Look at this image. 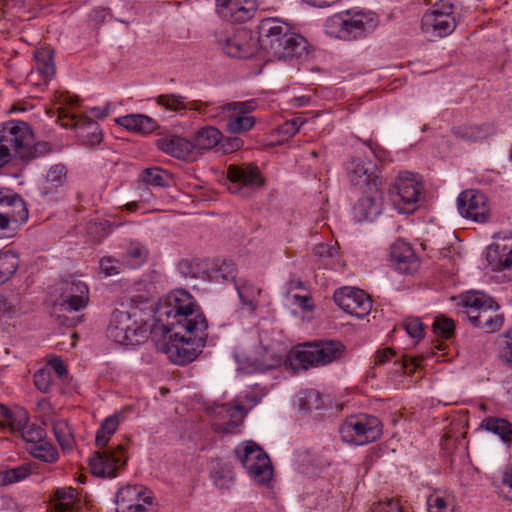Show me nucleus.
I'll return each instance as SVG.
<instances>
[{
  "mask_svg": "<svg viewBox=\"0 0 512 512\" xmlns=\"http://www.w3.org/2000/svg\"><path fill=\"white\" fill-rule=\"evenodd\" d=\"M501 355L507 361V363L512 365V330L509 331L506 335V342L501 351Z\"/></svg>",
  "mask_w": 512,
  "mask_h": 512,
  "instance_id": "64",
  "label": "nucleus"
},
{
  "mask_svg": "<svg viewBox=\"0 0 512 512\" xmlns=\"http://www.w3.org/2000/svg\"><path fill=\"white\" fill-rule=\"evenodd\" d=\"M157 148L177 159H186L193 150L191 141L177 136L165 135L156 140Z\"/></svg>",
  "mask_w": 512,
  "mask_h": 512,
  "instance_id": "28",
  "label": "nucleus"
},
{
  "mask_svg": "<svg viewBox=\"0 0 512 512\" xmlns=\"http://www.w3.org/2000/svg\"><path fill=\"white\" fill-rule=\"evenodd\" d=\"M499 487L507 494L512 493V466H508L502 471Z\"/></svg>",
  "mask_w": 512,
  "mask_h": 512,
  "instance_id": "62",
  "label": "nucleus"
},
{
  "mask_svg": "<svg viewBox=\"0 0 512 512\" xmlns=\"http://www.w3.org/2000/svg\"><path fill=\"white\" fill-rule=\"evenodd\" d=\"M371 512H405L404 507L401 505L399 500L388 499L386 501H380L375 503Z\"/></svg>",
  "mask_w": 512,
  "mask_h": 512,
  "instance_id": "55",
  "label": "nucleus"
},
{
  "mask_svg": "<svg viewBox=\"0 0 512 512\" xmlns=\"http://www.w3.org/2000/svg\"><path fill=\"white\" fill-rule=\"evenodd\" d=\"M244 142L239 137H229L225 140H221L220 142V149L224 154H229L232 152L237 151L243 146Z\"/></svg>",
  "mask_w": 512,
  "mask_h": 512,
  "instance_id": "60",
  "label": "nucleus"
},
{
  "mask_svg": "<svg viewBox=\"0 0 512 512\" xmlns=\"http://www.w3.org/2000/svg\"><path fill=\"white\" fill-rule=\"evenodd\" d=\"M78 97L68 92H61L55 96V104L58 106V117L64 127L74 126L79 128L83 120L79 119L73 109L78 104Z\"/></svg>",
  "mask_w": 512,
  "mask_h": 512,
  "instance_id": "27",
  "label": "nucleus"
},
{
  "mask_svg": "<svg viewBox=\"0 0 512 512\" xmlns=\"http://www.w3.org/2000/svg\"><path fill=\"white\" fill-rule=\"evenodd\" d=\"M333 298L344 312L357 318L367 316L372 309L370 297L363 290L354 287L339 288Z\"/></svg>",
  "mask_w": 512,
  "mask_h": 512,
  "instance_id": "15",
  "label": "nucleus"
},
{
  "mask_svg": "<svg viewBox=\"0 0 512 512\" xmlns=\"http://www.w3.org/2000/svg\"><path fill=\"white\" fill-rule=\"evenodd\" d=\"M390 262L398 272L412 275L420 263L411 245L404 240H396L390 247Z\"/></svg>",
  "mask_w": 512,
  "mask_h": 512,
  "instance_id": "22",
  "label": "nucleus"
},
{
  "mask_svg": "<svg viewBox=\"0 0 512 512\" xmlns=\"http://www.w3.org/2000/svg\"><path fill=\"white\" fill-rule=\"evenodd\" d=\"M487 261L493 271L512 273V234L500 232L487 248Z\"/></svg>",
  "mask_w": 512,
  "mask_h": 512,
  "instance_id": "18",
  "label": "nucleus"
},
{
  "mask_svg": "<svg viewBox=\"0 0 512 512\" xmlns=\"http://www.w3.org/2000/svg\"><path fill=\"white\" fill-rule=\"evenodd\" d=\"M125 265L124 261L120 262L119 260L107 256L103 257L100 261V269L101 272L106 276H114L122 270V267Z\"/></svg>",
  "mask_w": 512,
  "mask_h": 512,
  "instance_id": "52",
  "label": "nucleus"
},
{
  "mask_svg": "<svg viewBox=\"0 0 512 512\" xmlns=\"http://www.w3.org/2000/svg\"><path fill=\"white\" fill-rule=\"evenodd\" d=\"M404 329L407 334L414 339H420L423 337L424 327L422 322L418 318L410 317L404 321Z\"/></svg>",
  "mask_w": 512,
  "mask_h": 512,
  "instance_id": "56",
  "label": "nucleus"
},
{
  "mask_svg": "<svg viewBox=\"0 0 512 512\" xmlns=\"http://www.w3.org/2000/svg\"><path fill=\"white\" fill-rule=\"evenodd\" d=\"M248 360L259 371L274 369L282 363V357L267 348H263L259 356L249 357Z\"/></svg>",
  "mask_w": 512,
  "mask_h": 512,
  "instance_id": "43",
  "label": "nucleus"
},
{
  "mask_svg": "<svg viewBox=\"0 0 512 512\" xmlns=\"http://www.w3.org/2000/svg\"><path fill=\"white\" fill-rule=\"evenodd\" d=\"M313 254L326 268H335L339 264V252L336 244L320 243L314 247Z\"/></svg>",
  "mask_w": 512,
  "mask_h": 512,
  "instance_id": "41",
  "label": "nucleus"
},
{
  "mask_svg": "<svg viewBox=\"0 0 512 512\" xmlns=\"http://www.w3.org/2000/svg\"><path fill=\"white\" fill-rule=\"evenodd\" d=\"M286 291V298L289 303L299 307L304 312H310L314 308L312 298L309 294H292L291 291L302 287L303 283L299 280H291Z\"/></svg>",
  "mask_w": 512,
  "mask_h": 512,
  "instance_id": "42",
  "label": "nucleus"
},
{
  "mask_svg": "<svg viewBox=\"0 0 512 512\" xmlns=\"http://www.w3.org/2000/svg\"><path fill=\"white\" fill-rule=\"evenodd\" d=\"M481 428L497 435L507 446L512 445V423L507 419L486 417L481 422Z\"/></svg>",
  "mask_w": 512,
  "mask_h": 512,
  "instance_id": "34",
  "label": "nucleus"
},
{
  "mask_svg": "<svg viewBox=\"0 0 512 512\" xmlns=\"http://www.w3.org/2000/svg\"><path fill=\"white\" fill-rule=\"evenodd\" d=\"M67 182V170L64 165H53L39 188L40 195L47 200L57 199Z\"/></svg>",
  "mask_w": 512,
  "mask_h": 512,
  "instance_id": "25",
  "label": "nucleus"
},
{
  "mask_svg": "<svg viewBox=\"0 0 512 512\" xmlns=\"http://www.w3.org/2000/svg\"><path fill=\"white\" fill-rule=\"evenodd\" d=\"M115 122L127 131L134 133L149 134L157 128V122L144 114H128L116 118Z\"/></svg>",
  "mask_w": 512,
  "mask_h": 512,
  "instance_id": "29",
  "label": "nucleus"
},
{
  "mask_svg": "<svg viewBox=\"0 0 512 512\" xmlns=\"http://www.w3.org/2000/svg\"><path fill=\"white\" fill-rule=\"evenodd\" d=\"M344 346L338 341L306 343L292 352V357L303 369L329 364L342 356Z\"/></svg>",
  "mask_w": 512,
  "mask_h": 512,
  "instance_id": "10",
  "label": "nucleus"
},
{
  "mask_svg": "<svg viewBox=\"0 0 512 512\" xmlns=\"http://www.w3.org/2000/svg\"><path fill=\"white\" fill-rule=\"evenodd\" d=\"M258 45L267 62H309L315 60V49L302 35L277 18L262 19L258 25Z\"/></svg>",
  "mask_w": 512,
  "mask_h": 512,
  "instance_id": "2",
  "label": "nucleus"
},
{
  "mask_svg": "<svg viewBox=\"0 0 512 512\" xmlns=\"http://www.w3.org/2000/svg\"><path fill=\"white\" fill-rule=\"evenodd\" d=\"M141 177L142 181L149 185L163 187L169 184V174L159 167L145 169Z\"/></svg>",
  "mask_w": 512,
  "mask_h": 512,
  "instance_id": "46",
  "label": "nucleus"
},
{
  "mask_svg": "<svg viewBox=\"0 0 512 512\" xmlns=\"http://www.w3.org/2000/svg\"><path fill=\"white\" fill-rule=\"evenodd\" d=\"M256 108L253 100L226 103L219 107L220 113L214 116L221 117L226 122L227 130L232 134H243L250 131L256 119L250 115Z\"/></svg>",
  "mask_w": 512,
  "mask_h": 512,
  "instance_id": "13",
  "label": "nucleus"
},
{
  "mask_svg": "<svg viewBox=\"0 0 512 512\" xmlns=\"http://www.w3.org/2000/svg\"><path fill=\"white\" fill-rule=\"evenodd\" d=\"M28 453L35 459L44 463L53 464L59 459L57 448L49 441L43 440L40 443L27 448Z\"/></svg>",
  "mask_w": 512,
  "mask_h": 512,
  "instance_id": "40",
  "label": "nucleus"
},
{
  "mask_svg": "<svg viewBox=\"0 0 512 512\" xmlns=\"http://www.w3.org/2000/svg\"><path fill=\"white\" fill-rule=\"evenodd\" d=\"M236 290L242 305L247 307L249 312H254L258 306L261 289L254 283L243 280L236 283Z\"/></svg>",
  "mask_w": 512,
  "mask_h": 512,
  "instance_id": "39",
  "label": "nucleus"
},
{
  "mask_svg": "<svg viewBox=\"0 0 512 512\" xmlns=\"http://www.w3.org/2000/svg\"><path fill=\"white\" fill-rule=\"evenodd\" d=\"M69 296L65 300L64 305L72 311H79L87 306L89 300L88 286L82 281H74L71 283Z\"/></svg>",
  "mask_w": 512,
  "mask_h": 512,
  "instance_id": "37",
  "label": "nucleus"
},
{
  "mask_svg": "<svg viewBox=\"0 0 512 512\" xmlns=\"http://www.w3.org/2000/svg\"><path fill=\"white\" fill-rule=\"evenodd\" d=\"M394 356L395 352L390 348L378 350L375 354L374 364L376 366L384 365Z\"/></svg>",
  "mask_w": 512,
  "mask_h": 512,
  "instance_id": "63",
  "label": "nucleus"
},
{
  "mask_svg": "<svg viewBox=\"0 0 512 512\" xmlns=\"http://www.w3.org/2000/svg\"><path fill=\"white\" fill-rule=\"evenodd\" d=\"M306 122L300 117L286 121L278 129V133L286 138H291L298 133L301 126Z\"/></svg>",
  "mask_w": 512,
  "mask_h": 512,
  "instance_id": "53",
  "label": "nucleus"
},
{
  "mask_svg": "<svg viewBox=\"0 0 512 512\" xmlns=\"http://www.w3.org/2000/svg\"><path fill=\"white\" fill-rule=\"evenodd\" d=\"M151 496L141 485H127L120 488L116 496L117 512H146Z\"/></svg>",
  "mask_w": 512,
  "mask_h": 512,
  "instance_id": "19",
  "label": "nucleus"
},
{
  "mask_svg": "<svg viewBox=\"0 0 512 512\" xmlns=\"http://www.w3.org/2000/svg\"><path fill=\"white\" fill-rule=\"evenodd\" d=\"M423 195L420 179L408 171L400 172L390 188L394 208L402 214H411L418 207Z\"/></svg>",
  "mask_w": 512,
  "mask_h": 512,
  "instance_id": "9",
  "label": "nucleus"
},
{
  "mask_svg": "<svg viewBox=\"0 0 512 512\" xmlns=\"http://www.w3.org/2000/svg\"><path fill=\"white\" fill-rule=\"evenodd\" d=\"M235 453L254 483L266 485L272 480L270 458L258 444L253 441L243 442L236 447Z\"/></svg>",
  "mask_w": 512,
  "mask_h": 512,
  "instance_id": "8",
  "label": "nucleus"
},
{
  "mask_svg": "<svg viewBox=\"0 0 512 512\" xmlns=\"http://www.w3.org/2000/svg\"><path fill=\"white\" fill-rule=\"evenodd\" d=\"M339 434L345 443L361 446L376 441L382 434V426L375 416L355 414L340 424Z\"/></svg>",
  "mask_w": 512,
  "mask_h": 512,
  "instance_id": "7",
  "label": "nucleus"
},
{
  "mask_svg": "<svg viewBox=\"0 0 512 512\" xmlns=\"http://www.w3.org/2000/svg\"><path fill=\"white\" fill-rule=\"evenodd\" d=\"M304 400V405L306 406L305 411L318 410L322 407V399L318 391L309 390L304 392V396L302 398Z\"/></svg>",
  "mask_w": 512,
  "mask_h": 512,
  "instance_id": "57",
  "label": "nucleus"
},
{
  "mask_svg": "<svg viewBox=\"0 0 512 512\" xmlns=\"http://www.w3.org/2000/svg\"><path fill=\"white\" fill-rule=\"evenodd\" d=\"M148 256L147 249L139 242H131L124 256V263L129 268H137L142 265Z\"/></svg>",
  "mask_w": 512,
  "mask_h": 512,
  "instance_id": "44",
  "label": "nucleus"
},
{
  "mask_svg": "<svg viewBox=\"0 0 512 512\" xmlns=\"http://www.w3.org/2000/svg\"><path fill=\"white\" fill-rule=\"evenodd\" d=\"M154 101L157 105L173 112L186 109L201 112L203 107L208 106V103H204L202 101L186 102V98L179 94H161L155 97Z\"/></svg>",
  "mask_w": 512,
  "mask_h": 512,
  "instance_id": "30",
  "label": "nucleus"
},
{
  "mask_svg": "<svg viewBox=\"0 0 512 512\" xmlns=\"http://www.w3.org/2000/svg\"><path fill=\"white\" fill-rule=\"evenodd\" d=\"M459 213L475 222L484 223L490 213L487 197L476 189L465 190L457 198Z\"/></svg>",
  "mask_w": 512,
  "mask_h": 512,
  "instance_id": "17",
  "label": "nucleus"
},
{
  "mask_svg": "<svg viewBox=\"0 0 512 512\" xmlns=\"http://www.w3.org/2000/svg\"><path fill=\"white\" fill-rule=\"evenodd\" d=\"M236 266L231 260H224L214 272L215 279L234 280Z\"/></svg>",
  "mask_w": 512,
  "mask_h": 512,
  "instance_id": "54",
  "label": "nucleus"
},
{
  "mask_svg": "<svg viewBox=\"0 0 512 512\" xmlns=\"http://www.w3.org/2000/svg\"><path fill=\"white\" fill-rule=\"evenodd\" d=\"M461 302L464 313L474 327L494 332L503 325V315L498 312L499 305L488 295L479 291L463 294Z\"/></svg>",
  "mask_w": 512,
  "mask_h": 512,
  "instance_id": "5",
  "label": "nucleus"
},
{
  "mask_svg": "<svg viewBox=\"0 0 512 512\" xmlns=\"http://www.w3.org/2000/svg\"><path fill=\"white\" fill-rule=\"evenodd\" d=\"M85 130L86 133H84V131L80 133L83 144L90 147L100 144L103 135L99 125L96 122L89 120Z\"/></svg>",
  "mask_w": 512,
  "mask_h": 512,
  "instance_id": "49",
  "label": "nucleus"
},
{
  "mask_svg": "<svg viewBox=\"0 0 512 512\" xmlns=\"http://www.w3.org/2000/svg\"><path fill=\"white\" fill-rule=\"evenodd\" d=\"M223 51L236 59H248L255 53V42L250 31L238 29L232 35L220 39Z\"/></svg>",
  "mask_w": 512,
  "mask_h": 512,
  "instance_id": "21",
  "label": "nucleus"
},
{
  "mask_svg": "<svg viewBox=\"0 0 512 512\" xmlns=\"http://www.w3.org/2000/svg\"><path fill=\"white\" fill-rule=\"evenodd\" d=\"M28 219L23 199L15 193L0 192V239L13 237Z\"/></svg>",
  "mask_w": 512,
  "mask_h": 512,
  "instance_id": "11",
  "label": "nucleus"
},
{
  "mask_svg": "<svg viewBox=\"0 0 512 512\" xmlns=\"http://www.w3.org/2000/svg\"><path fill=\"white\" fill-rule=\"evenodd\" d=\"M55 72V66H32L28 81L32 86L41 87L54 77Z\"/></svg>",
  "mask_w": 512,
  "mask_h": 512,
  "instance_id": "45",
  "label": "nucleus"
},
{
  "mask_svg": "<svg viewBox=\"0 0 512 512\" xmlns=\"http://www.w3.org/2000/svg\"><path fill=\"white\" fill-rule=\"evenodd\" d=\"M82 502L72 487L58 488L54 493V512H80Z\"/></svg>",
  "mask_w": 512,
  "mask_h": 512,
  "instance_id": "32",
  "label": "nucleus"
},
{
  "mask_svg": "<svg viewBox=\"0 0 512 512\" xmlns=\"http://www.w3.org/2000/svg\"><path fill=\"white\" fill-rule=\"evenodd\" d=\"M347 177L350 183L365 190L372 187L380 188L381 179L378 175V168L375 163L360 156L354 157L347 164Z\"/></svg>",
  "mask_w": 512,
  "mask_h": 512,
  "instance_id": "16",
  "label": "nucleus"
},
{
  "mask_svg": "<svg viewBox=\"0 0 512 512\" xmlns=\"http://www.w3.org/2000/svg\"><path fill=\"white\" fill-rule=\"evenodd\" d=\"M16 431H21L22 438L30 446L42 442L46 437V432L42 427L36 424H28V422L20 427V429H16Z\"/></svg>",
  "mask_w": 512,
  "mask_h": 512,
  "instance_id": "47",
  "label": "nucleus"
},
{
  "mask_svg": "<svg viewBox=\"0 0 512 512\" xmlns=\"http://www.w3.org/2000/svg\"><path fill=\"white\" fill-rule=\"evenodd\" d=\"M143 323L144 319L137 308H131V310L115 309L107 327V335L115 343L134 345L144 337Z\"/></svg>",
  "mask_w": 512,
  "mask_h": 512,
  "instance_id": "6",
  "label": "nucleus"
},
{
  "mask_svg": "<svg viewBox=\"0 0 512 512\" xmlns=\"http://www.w3.org/2000/svg\"><path fill=\"white\" fill-rule=\"evenodd\" d=\"M127 457L123 445L96 452L89 461L93 475L102 478H115L126 464Z\"/></svg>",
  "mask_w": 512,
  "mask_h": 512,
  "instance_id": "14",
  "label": "nucleus"
},
{
  "mask_svg": "<svg viewBox=\"0 0 512 512\" xmlns=\"http://www.w3.org/2000/svg\"><path fill=\"white\" fill-rule=\"evenodd\" d=\"M20 266V253L12 248L0 249V285H3L16 275Z\"/></svg>",
  "mask_w": 512,
  "mask_h": 512,
  "instance_id": "31",
  "label": "nucleus"
},
{
  "mask_svg": "<svg viewBox=\"0 0 512 512\" xmlns=\"http://www.w3.org/2000/svg\"><path fill=\"white\" fill-rule=\"evenodd\" d=\"M53 57L54 50L49 46L42 47L34 52V58L37 64H52Z\"/></svg>",
  "mask_w": 512,
  "mask_h": 512,
  "instance_id": "61",
  "label": "nucleus"
},
{
  "mask_svg": "<svg viewBox=\"0 0 512 512\" xmlns=\"http://www.w3.org/2000/svg\"><path fill=\"white\" fill-rule=\"evenodd\" d=\"M16 314L14 305L3 295H0V323H6Z\"/></svg>",
  "mask_w": 512,
  "mask_h": 512,
  "instance_id": "59",
  "label": "nucleus"
},
{
  "mask_svg": "<svg viewBox=\"0 0 512 512\" xmlns=\"http://www.w3.org/2000/svg\"><path fill=\"white\" fill-rule=\"evenodd\" d=\"M28 414L23 409L11 410L0 403V427L16 431L28 422Z\"/></svg>",
  "mask_w": 512,
  "mask_h": 512,
  "instance_id": "36",
  "label": "nucleus"
},
{
  "mask_svg": "<svg viewBox=\"0 0 512 512\" xmlns=\"http://www.w3.org/2000/svg\"><path fill=\"white\" fill-rule=\"evenodd\" d=\"M227 176L231 183L229 189L232 193H240L243 188L255 189L263 184V178L257 165H230Z\"/></svg>",
  "mask_w": 512,
  "mask_h": 512,
  "instance_id": "20",
  "label": "nucleus"
},
{
  "mask_svg": "<svg viewBox=\"0 0 512 512\" xmlns=\"http://www.w3.org/2000/svg\"><path fill=\"white\" fill-rule=\"evenodd\" d=\"M216 10L222 19L242 23L254 16L256 5L252 0H216Z\"/></svg>",
  "mask_w": 512,
  "mask_h": 512,
  "instance_id": "23",
  "label": "nucleus"
},
{
  "mask_svg": "<svg viewBox=\"0 0 512 512\" xmlns=\"http://www.w3.org/2000/svg\"><path fill=\"white\" fill-rule=\"evenodd\" d=\"M456 26L454 5L445 0L435 3L421 20L422 31L439 38L450 35Z\"/></svg>",
  "mask_w": 512,
  "mask_h": 512,
  "instance_id": "12",
  "label": "nucleus"
},
{
  "mask_svg": "<svg viewBox=\"0 0 512 512\" xmlns=\"http://www.w3.org/2000/svg\"><path fill=\"white\" fill-rule=\"evenodd\" d=\"M454 328L455 325L453 320L444 316L436 317L433 322L434 332L443 338L451 337L454 332Z\"/></svg>",
  "mask_w": 512,
  "mask_h": 512,
  "instance_id": "50",
  "label": "nucleus"
},
{
  "mask_svg": "<svg viewBox=\"0 0 512 512\" xmlns=\"http://www.w3.org/2000/svg\"><path fill=\"white\" fill-rule=\"evenodd\" d=\"M377 26L376 15L364 10H344L330 16L325 22L328 35L345 41L364 38Z\"/></svg>",
  "mask_w": 512,
  "mask_h": 512,
  "instance_id": "4",
  "label": "nucleus"
},
{
  "mask_svg": "<svg viewBox=\"0 0 512 512\" xmlns=\"http://www.w3.org/2000/svg\"><path fill=\"white\" fill-rule=\"evenodd\" d=\"M124 412L119 411L106 417L101 423L97 433L95 442L98 448L103 449L108 444L110 437L116 432L119 424L124 420Z\"/></svg>",
  "mask_w": 512,
  "mask_h": 512,
  "instance_id": "35",
  "label": "nucleus"
},
{
  "mask_svg": "<svg viewBox=\"0 0 512 512\" xmlns=\"http://www.w3.org/2000/svg\"><path fill=\"white\" fill-rule=\"evenodd\" d=\"M382 200L380 188L365 190L353 207L354 218L359 222L374 220L381 213Z\"/></svg>",
  "mask_w": 512,
  "mask_h": 512,
  "instance_id": "24",
  "label": "nucleus"
},
{
  "mask_svg": "<svg viewBox=\"0 0 512 512\" xmlns=\"http://www.w3.org/2000/svg\"><path fill=\"white\" fill-rule=\"evenodd\" d=\"M223 136L219 129L213 126H205L194 135L193 147L202 150H210L220 144Z\"/></svg>",
  "mask_w": 512,
  "mask_h": 512,
  "instance_id": "38",
  "label": "nucleus"
},
{
  "mask_svg": "<svg viewBox=\"0 0 512 512\" xmlns=\"http://www.w3.org/2000/svg\"><path fill=\"white\" fill-rule=\"evenodd\" d=\"M217 416L224 421L223 423H216L215 430L224 433H234L244 417V408L240 404H222L215 410Z\"/></svg>",
  "mask_w": 512,
  "mask_h": 512,
  "instance_id": "26",
  "label": "nucleus"
},
{
  "mask_svg": "<svg viewBox=\"0 0 512 512\" xmlns=\"http://www.w3.org/2000/svg\"><path fill=\"white\" fill-rule=\"evenodd\" d=\"M154 317L163 330L157 349L176 365L195 360L205 344L208 323L194 296L184 289L171 291L159 299Z\"/></svg>",
  "mask_w": 512,
  "mask_h": 512,
  "instance_id": "1",
  "label": "nucleus"
},
{
  "mask_svg": "<svg viewBox=\"0 0 512 512\" xmlns=\"http://www.w3.org/2000/svg\"><path fill=\"white\" fill-rule=\"evenodd\" d=\"M428 512H452L447 500L441 496H432L428 499Z\"/></svg>",
  "mask_w": 512,
  "mask_h": 512,
  "instance_id": "58",
  "label": "nucleus"
},
{
  "mask_svg": "<svg viewBox=\"0 0 512 512\" xmlns=\"http://www.w3.org/2000/svg\"><path fill=\"white\" fill-rule=\"evenodd\" d=\"M34 135L30 126L20 120H10L0 125V168L18 158L28 161L37 156L40 144L33 145Z\"/></svg>",
  "mask_w": 512,
  "mask_h": 512,
  "instance_id": "3",
  "label": "nucleus"
},
{
  "mask_svg": "<svg viewBox=\"0 0 512 512\" xmlns=\"http://www.w3.org/2000/svg\"><path fill=\"white\" fill-rule=\"evenodd\" d=\"M52 383L53 379L50 368H41L34 374V384L41 392H48Z\"/></svg>",
  "mask_w": 512,
  "mask_h": 512,
  "instance_id": "51",
  "label": "nucleus"
},
{
  "mask_svg": "<svg viewBox=\"0 0 512 512\" xmlns=\"http://www.w3.org/2000/svg\"><path fill=\"white\" fill-rule=\"evenodd\" d=\"M29 474L30 468L26 465L2 471L0 472V484L6 485L19 482L25 479Z\"/></svg>",
  "mask_w": 512,
  "mask_h": 512,
  "instance_id": "48",
  "label": "nucleus"
},
{
  "mask_svg": "<svg viewBox=\"0 0 512 512\" xmlns=\"http://www.w3.org/2000/svg\"><path fill=\"white\" fill-rule=\"evenodd\" d=\"M54 436L64 453L74 450L76 440L74 431L66 419L57 418L52 422Z\"/></svg>",
  "mask_w": 512,
  "mask_h": 512,
  "instance_id": "33",
  "label": "nucleus"
}]
</instances>
